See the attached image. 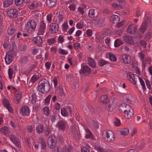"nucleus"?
Returning a JSON list of instances; mask_svg holds the SVG:
<instances>
[{
    "label": "nucleus",
    "mask_w": 152,
    "mask_h": 152,
    "mask_svg": "<svg viewBox=\"0 0 152 152\" xmlns=\"http://www.w3.org/2000/svg\"><path fill=\"white\" fill-rule=\"evenodd\" d=\"M92 22L95 25L97 24L99 26H102L104 24L105 19L102 18L96 17L92 20Z\"/></svg>",
    "instance_id": "obj_8"
},
{
    "label": "nucleus",
    "mask_w": 152,
    "mask_h": 152,
    "mask_svg": "<svg viewBox=\"0 0 152 152\" xmlns=\"http://www.w3.org/2000/svg\"><path fill=\"white\" fill-rule=\"evenodd\" d=\"M121 44V41L120 39H117L115 41L114 46L115 47H117L120 46Z\"/></svg>",
    "instance_id": "obj_53"
},
{
    "label": "nucleus",
    "mask_w": 152,
    "mask_h": 152,
    "mask_svg": "<svg viewBox=\"0 0 152 152\" xmlns=\"http://www.w3.org/2000/svg\"><path fill=\"white\" fill-rule=\"evenodd\" d=\"M99 100L102 103H107L108 102V98L106 95H103L99 97Z\"/></svg>",
    "instance_id": "obj_31"
},
{
    "label": "nucleus",
    "mask_w": 152,
    "mask_h": 152,
    "mask_svg": "<svg viewBox=\"0 0 152 152\" xmlns=\"http://www.w3.org/2000/svg\"><path fill=\"white\" fill-rule=\"evenodd\" d=\"M148 26V24H146L145 23V22H143V23L139 28L140 32L142 33H144L146 31L147 28Z\"/></svg>",
    "instance_id": "obj_30"
},
{
    "label": "nucleus",
    "mask_w": 152,
    "mask_h": 152,
    "mask_svg": "<svg viewBox=\"0 0 152 152\" xmlns=\"http://www.w3.org/2000/svg\"><path fill=\"white\" fill-rule=\"evenodd\" d=\"M135 75L131 72H128L126 74V76L128 79L131 83L134 85L136 84V80L135 78Z\"/></svg>",
    "instance_id": "obj_11"
},
{
    "label": "nucleus",
    "mask_w": 152,
    "mask_h": 152,
    "mask_svg": "<svg viewBox=\"0 0 152 152\" xmlns=\"http://www.w3.org/2000/svg\"><path fill=\"white\" fill-rule=\"evenodd\" d=\"M72 109L71 107H68L66 108H63L61 109V113L64 116H71L72 115Z\"/></svg>",
    "instance_id": "obj_9"
},
{
    "label": "nucleus",
    "mask_w": 152,
    "mask_h": 152,
    "mask_svg": "<svg viewBox=\"0 0 152 152\" xmlns=\"http://www.w3.org/2000/svg\"><path fill=\"white\" fill-rule=\"evenodd\" d=\"M124 97L129 103H130L133 99V97L131 96L128 95H124Z\"/></svg>",
    "instance_id": "obj_44"
},
{
    "label": "nucleus",
    "mask_w": 152,
    "mask_h": 152,
    "mask_svg": "<svg viewBox=\"0 0 152 152\" xmlns=\"http://www.w3.org/2000/svg\"><path fill=\"white\" fill-rule=\"evenodd\" d=\"M20 112L23 115L28 116L30 114V110L28 106H24L21 108Z\"/></svg>",
    "instance_id": "obj_18"
},
{
    "label": "nucleus",
    "mask_w": 152,
    "mask_h": 152,
    "mask_svg": "<svg viewBox=\"0 0 152 152\" xmlns=\"http://www.w3.org/2000/svg\"><path fill=\"white\" fill-rule=\"evenodd\" d=\"M118 100L115 98H113V99L111 103H110V104H112L113 106H114L116 107L118 104Z\"/></svg>",
    "instance_id": "obj_57"
},
{
    "label": "nucleus",
    "mask_w": 152,
    "mask_h": 152,
    "mask_svg": "<svg viewBox=\"0 0 152 152\" xmlns=\"http://www.w3.org/2000/svg\"><path fill=\"white\" fill-rule=\"evenodd\" d=\"M40 2L36 1L30 2L28 5V7L31 9L37 8L39 5Z\"/></svg>",
    "instance_id": "obj_23"
},
{
    "label": "nucleus",
    "mask_w": 152,
    "mask_h": 152,
    "mask_svg": "<svg viewBox=\"0 0 152 152\" xmlns=\"http://www.w3.org/2000/svg\"><path fill=\"white\" fill-rule=\"evenodd\" d=\"M120 17L117 15H113L111 16L110 20L112 23H118L120 21Z\"/></svg>",
    "instance_id": "obj_25"
},
{
    "label": "nucleus",
    "mask_w": 152,
    "mask_h": 152,
    "mask_svg": "<svg viewBox=\"0 0 152 152\" xmlns=\"http://www.w3.org/2000/svg\"><path fill=\"white\" fill-rule=\"evenodd\" d=\"M118 132L121 135L125 136L128 135L129 133V131L128 129L126 128L120 130Z\"/></svg>",
    "instance_id": "obj_33"
},
{
    "label": "nucleus",
    "mask_w": 152,
    "mask_h": 152,
    "mask_svg": "<svg viewBox=\"0 0 152 152\" xmlns=\"http://www.w3.org/2000/svg\"><path fill=\"white\" fill-rule=\"evenodd\" d=\"M50 88V84L48 80L44 78L40 81L38 88V90L39 92L45 94L49 91Z\"/></svg>",
    "instance_id": "obj_1"
},
{
    "label": "nucleus",
    "mask_w": 152,
    "mask_h": 152,
    "mask_svg": "<svg viewBox=\"0 0 152 152\" xmlns=\"http://www.w3.org/2000/svg\"><path fill=\"white\" fill-rule=\"evenodd\" d=\"M72 149L71 146H69L68 147H64V152H70Z\"/></svg>",
    "instance_id": "obj_62"
},
{
    "label": "nucleus",
    "mask_w": 152,
    "mask_h": 152,
    "mask_svg": "<svg viewBox=\"0 0 152 152\" xmlns=\"http://www.w3.org/2000/svg\"><path fill=\"white\" fill-rule=\"evenodd\" d=\"M95 15V10L94 9H91L89 10L88 16L89 17L93 18Z\"/></svg>",
    "instance_id": "obj_49"
},
{
    "label": "nucleus",
    "mask_w": 152,
    "mask_h": 152,
    "mask_svg": "<svg viewBox=\"0 0 152 152\" xmlns=\"http://www.w3.org/2000/svg\"><path fill=\"white\" fill-rule=\"evenodd\" d=\"M33 41L34 43V44L37 46H40L43 43L42 38L40 36L34 38L33 39Z\"/></svg>",
    "instance_id": "obj_19"
},
{
    "label": "nucleus",
    "mask_w": 152,
    "mask_h": 152,
    "mask_svg": "<svg viewBox=\"0 0 152 152\" xmlns=\"http://www.w3.org/2000/svg\"><path fill=\"white\" fill-rule=\"evenodd\" d=\"M2 103L4 107H6L10 112H13V110L10 106L9 102L7 99L4 98L2 100Z\"/></svg>",
    "instance_id": "obj_13"
},
{
    "label": "nucleus",
    "mask_w": 152,
    "mask_h": 152,
    "mask_svg": "<svg viewBox=\"0 0 152 152\" xmlns=\"http://www.w3.org/2000/svg\"><path fill=\"white\" fill-rule=\"evenodd\" d=\"M31 102L33 104H35L36 102V100L37 97L36 94L34 93L31 95Z\"/></svg>",
    "instance_id": "obj_56"
},
{
    "label": "nucleus",
    "mask_w": 152,
    "mask_h": 152,
    "mask_svg": "<svg viewBox=\"0 0 152 152\" xmlns=\"http://www.w3.org/2000/svg\"><path fill=\"white\" fill-rule=\"evenodd\" d=\"M57 125L59 129L65 130L67 123L66 121L61 120L58 121Z\"/></svg>",
    "instance_id": "obj_16"
},
{
    "label": "nucleus",
    "mask_w": 152,
    "mask_h": 152,
    "mask_svg": "<svg viewBox=\"0 0 152 152\" xmlns=\"http://www.w3.org/2000/svg\"><path fill=\"white\" fill-rule=\"evenodd\" d=\"M122 58L123 62L125 64H128L130 62L131 58L128 55L124 54L122 56Z\"/></svg>",
    "instance_id": "obj_26"
},
{
    "label": "nucleus",
    "mask_w": 152,
    "mask_h": 152,
    "mask_svg": "<svg viewBox=\"0 0 152 152\" xmlns=\"http://www.w3.org/2000/svg\"><path fill=\"white\" fill-rule=\"evenodd\" d=\"M56 2L57 0H46V5L50 8L54 7L56 5Z\"/></svg>",
    "instance_id": "obj_21"
},
{
    "label": "nucleus",
    "mask_w": 152,
    "mask_h": 152,
    "mask_svg": "<svg viewBox=\"0 0 152 152\" xmlns=\"http://www.w3.org/2000/svg\"><path fill=\"white\" fill-rule=\"evenodd\" d=\"M127 108L125 112L124 115L126 118L130 119L132 118L134 114V112L133 109L129 105L127 106Z\"/></svg>",
    "instance_id": "obj_6"
},
{
    "label": "nucleus",
    "mask_w": 152,
    "mask_h": 152,
    "mask_svg": "<svg viewBox=\"0 0 152 152\" xmlns=\"http://www.w3.org/2000/svg\"><path fill=\"white\" fill-rule=\"evenodd\" d=\"M116 107H114V106H113L112 104H109L107 107V110L110 112L112 111Z\"/></svg>",
    "instance_id": "obj_51"
},
{
    "label": "nucleus",
    "mask_w": 152,
    "mask_h": 152,
    "mask_svg": "<svg viewBox=\"0 0 152 152\" xmlns=\"http://www.w3.org/2000/svg\"><path fill=\"white\" fill-rule=\"evenodd\" d=\"M102 137L104 140L108 142H111L115 139L114 133L112 131L110 130L104 131L102 133Z\"/></svg>",
    "instance_id": "obj_2"
},
{
    "label": "nucleus",
    "mask_w": 152,
    "mask_h": 152,
    "mask_svg": "<svg viewBox=\"0 0 152 152\" xmlns=\"http://www.w3.org/2000/svg\"><path fill=\"white\" fill-rule=\"evenodd\" d=\"M144 19L145 20L144 21V22H145V23L146 24H148V26H149L150 24L151 23V25L152 26V22L151 23V19L150 17L147 16H145L144 18Z\"/></svg>",
    "instance_id": "obj_45"
},
{
    "label": "nucleus",
    "mask_w": 152,
    "mask_h": 152,
    "mask_svg": "<svg viewBox=\"0 0 152 152\" xmlns=\"http://www.w3.org/2000/svg\"><path fill=\"white\" fill-rule=\"evenodd\" d=\"M137 62L136 61L133 62L131 64V66L133 69L135 71L136 73L139 75L140 73V71L137 67Z\"/></svg>",
    "instance_id": "obj_22"
},
{
    "label": "nucleus",
    "mask_w": 152,
    "mask_h": 152,
    "mask_svg": "<svg viewBox=\"0 0 152 152\" xmlns=\"http://www.w3.org/2000/svg\"><path fill=\"white\" fill-rule=\"evenodd\" d=\"M56 14V22L60 23L63 21L64 18V17L63 15L61 14L60 12L58 13L57 12Z\"/></svg>",
    "instance_id": "obj_27"
},
{
    "label": "nucleus",
    "mask_w": 152,
    "mask_h": 152,
    "mask_svg": "<svg viewBox=\"0 0 152 152\" xmlns=\"http://www.w3.org/2000/svg\"><path fill=\"white\" fill-rule=\"evenodd\" d=\"M13 142L17 147L20 148L21 147L20 141L18 138L14 140Z\"/></svg>",
    "instance_id": "obj_52"
},
{
    "label": "nucleus",
    "mask_w": 152,
    "mask_h": 152,
    "mask_svg": "<svg viewBox=\"0 0 152 152\" xmlns=\"http://www.w3.org/2000/svg\"><path fill=\"white\" fill-rule=\"evenodd\" d=\"M39 78V76L38 75V74L37 73L35 74L31 77V81L32 83H33L36 82Z\"/></svg>",
    "instance_id": "obj_38"
},
{
    "label": "nucleus",
    "mask_w": 152,
    "mask_h": 152,
    "mask_svg": "<svg viewBox=\"0 0 152 152\" xmlns=\"http://www.w3.org/2000/svg\"><path fill=\"white\" fill-rule=\"evenodd\" d=\"M14 72L13 69L10 68L9 69L8 74L10 78L11 79L12 77V75Z\"/></svg>",
    "instance_id": "obj_58"
},
{
    "label": "nucleus",
    "mask_w": 152,
    "mask_h": 152,
    "mask_svg": "<svg viewBox=\"0 0 152 152\" xmlns=\"http://www.w3.org/2000/svg\"><path fill=\"white\" fill-rule=\"evenodd\" d=\"M37 34L39 35H43L45 34L46 30V25L44 21L42 20L38 26Z\"/></svg>",
    "instance_id": "obj_4"
},
{
    "label": "nucleus",
    "mask_w": 152,
    "mask_h": 152,
    "mask_svg": "<svg viewBox=\"0 0 152 152\" xmlns=\"http://www.w3.org/2000/svg\"><path fill=\"white\" fill-rule=\"evenodd\" d=\"M109 59L112 61H117V58L114 54L110 52L108 54Z\"/></svg>",
    "instance_id": "obj_40"
},
{
    "label": "nucleus",
    "mask_w": 152,
    "mask_h": 152,
    "mask_svg": "<svg viewBox=\"0 0 152 152\" xmlns=\"http://www.w3.org/2000/svg\"><path fill=\"white\" fill-rule=\"evenodd\" d=\"M22 96V93L21 92H19L17 93L16 95L15 98L14 99V102L16 104L19 103L20 101V100L21 99Z\"/></svg>",
    "instance_id": "obj_29"
},
{
    "label": "nucleus",
    "mask_w": 152,
    "mask_h": 152,
    "mask_svg": "<svg viewBox=\"0 0 152 152\" xmlns=\"http://www.w3.org/2000/svg\"><path fill=\"white\" fill-rule=\"evenodd\" d=\"M59 25L56 23H52L50 25V30L52 34L57 33L59 31Z\"/></svg>",
    "instance_id": "obj_7"
},
{
    "label": "nucleus",
    "mask_w": 152,
    "mask_h": 152,
    "mask_svg": "<svg viewBox=\"0 0 152 152\" xmlns=\"http://www.w3.org/2000/svg\"><path fill=\"white\" fill-rule=\"evenodd\" d=\"M137 26L134 24H130L127 28V32L130 34H134L137 31Z\"/></svg>",
    "instance_id": "obj_14"
},
{
    "label": "nucleus",
    "mask_w": 152,
    "mask_h": 152,
    "mask_svg": "<svg viewBox=\"0 0 152 152\" xmlns=\"http://www.w3.org/2000/svg\"><path fill=\"white\" fill-rule=\"evenodd\" d=\"M84 23L83 21L81 20L77 23L76 27L78 29H81L84 27Z\"/></svg>",
    "instance_id": "obj_42"
},
{
    "label": "nucleus",
    "mask_w": 152,
    "mask_h": 152,
    "mask_svg": "<svg viewBox=\"0 0 152 152\" xmlns=\"http://www.w3.org/2000/svg\"><path fill=\"white\" fill-rule=\"evenodd\" d=\"M129 105L126 104H121L119 106V110L121 112H123L124 113L126 110L127 109V106Z\"/></svg>",
    "instance_id": "obj_35"
},
{
    "label": "nucleus",
    "mask_w": 152,
    "mask_h": 152,
    "mask_svg": "<svg viewBox=\"0 0 152 152\" xmlns=\"http://www.w3.org/2000/svg\"><path fill=\"white\" fill-rule=\"evenodd\" d=\"M67 6L71 11L73 12L76 9V2L74 0H69L67 1Z\"/></svg>",
    "instance_id": "obj_12"
},
{
    "label": "nucleus",
    "mask_w": 152,
    "mask_h": 152,
    "mask_svg": "<svg viewBox=\"0 0 152 152\" xmlns=\"http://www.w3.org/2000/svg\"><path fill=\"white\" fill-rule=\"evenodd\" d=\"M114 33L115 35L118 36H121L123 34L122 31L121 29H118L114 31Z\"/></svg>",
    "instance_id": "obj_60"
},
{
    "label": "nucleus",
    "mask_w": 152,
    "mask_h": 152,
    "mask_svg": "<svg viewBox=\"0 0 152 152\" xmlns=\"http://www.w3.org/2000/svg\"><path fill=\"white\" fill-rule=\"evenodd\" d=\"M33 57L31 55L28 54L21 57L20 61L21 64L25 63L33 60Z\"/></svg>",
    "instance_id": "obj_10"
},
{
    "label": "nucleus",
    "mask_w": 152,
    "mask_h": 152,
    "mask_svg": "<svg viewBox=\"0 0 152 152\" xmlns=\"http://www.w3.org/2000/svg\"><path fill=\"white\" fill-rule=\"evenodd\" d=\"M91 69L88 66H84L82 68L83 73L86 75H88L91 72Z\"/></svg>",
    "instance_id": "obj_24"
},
{
    "label": "nucleus",
    "mask_w": 152,
    "mask_h": 152,
    "mask_svg": "<svg viewBox=\"0 0 152 152\" xmlns=\"http://www.w3.org/2000/svg\"><path fill=\"white\" fill-rule=\"evenodd\" d=\"M14 57L12 53L8 52L5 57V61L7 64H10L13 61Z\"/></svg>",
    "instance_id": "obj_15"
},
{
    "label": "nucleus",
    "mask_w": 152,
    "mask_h": 152,
    "mask_svg": "<svg viewBox=\"0 0 152 152\" xmlns=\"http://www.w3.org/2000/svg\"><path fill=\"white\" fill-rule=\"evenodd\" d=\"M56 42V40L55 38L48 39L47 40V42L49 45H51L54 43Z\"/></svg>",
    "instance_id": "obj_50"
},
{
    "label": "nucleus",
    "mask_w": 152,
    "mask_h": 152,
    "mask_svg": "<svg viewBox=\"0 0 152 152\" xmlns=\"http://www.w3.org/2000/svg\"><path fill=\"white\" fill-rule=\"evenodd\" d=\"M57 142V140L55 136L53 135H51L48 140V145L50 148H53L56 146Z\"/></svg>",
    "instance_id": "obj_5"
},
{
    "label": "nucleus",
    "mask_w": 152,
    "mask_h": 152,
    "mask_svg": "<svg viewBox=\"0 0 152 152\" xmlns=\"http://www.w3.org/2000/svg\"><path fill=\"white\" fill-rule=\"evenodd\" d=\"M43 111L44 114L46 116H48L50 113L49 108L48 107H45L43 108Z\"/></svg>",
    "instance_id": "obj_48"
},
{
    "label": "nucleus",
    "mask_w": 152,
    "mask_h": 152,
    "mask_svg": "<svg viewBox=\"0 0 152 152\" xmlns=\"http://www.w3.org/2000/svg\"><path fill=\"white\" fill-rule=\"evenodd\" d=\"M58 53L62 55H66L68 54V52L67 50L60 48L58 50Z\"/></svg>",
    "instance_id": "obj_43"
},
{
    "label": "nucleus",
    "mask_w": 152,
    "mask_h": 152,
    "mask_svg": "<svg viewBox=\"0 0 152 152\" xmlns=\"http://www.w3.org/2000/svg\"><path fill=\"white\" fill-rule=\"evenodd\" d=\"M88 64L91 67L94 68L96 66V63L94 60L91 57L88 58Z\"/></svg>",
    "instance_id": "obj_28"
},
{
    "label": "nucleus",
    "mask_w": 152,
    "mask_h": 152,
    "mask_svg": "<svg viewBox=\"0 0 152 152\" xmlns=\"http://www.w3.org/2000/svg\"><path fill=\"white\" fill-rule=\"evenodd\" d=\"M52 16L53 15L51 13H49V14L47 16V20L49 23L51 22Z\"/></svg>",
    "instance_id": "obj_64"
},
{
    "label": "nucleus",
    "mask_w": 152,
    "mask_h": 152,
    "mask_svg": "<svg viewBox=\"0 0 152 152\" xmlns=\"http://www.w3.org/2000/svg\"><path fill=\"white\" fill-rule=\"evenodd\" d=\"M36 129L37 132L40 134L44 131V126L42 124L38 125L36 127Z\"/></svg>",
    "instance_id": "obj_36"
},
{
    "label": "nucleus",
    "mask_w": 152,
    "mask_h": 152,
    "mask_svg": "<svg viewBox=\"0 0 152 152\" xmlns=\"http://www.w3.org/2000/svg\"><path fill=\"white\" fill-rule=\"evenodd\" d=\"M1 133L5 135H7L10 133V131L8 127L4 126L0 130Z\"/></svg>",
    "instance_id": "obj_32"
},
{
    "label": "nucleus",
    "mask_w": 152,
    "mask_h": 152,
    "mask_svg": "<svg viewBox=\"0 0 152 152\" xmlns=\"http://www.w3.org/2000/svg\"><path fill=\"white\" fill-rule=\"evenodd\" d=\"M112 7L114 9L116 10L120 9L122 7L121 5L115 3L113 4Z\"/></svg>",
    "instance_id": "obj_55"
},
{
    "label": "nucleus",
    "mask_w": 152,
    "mask_h": 152,
    "mask_svg": "<svg viewBox=\"0 0 152 152\" xmlns=\"http://www.w3.org/2000/svg\"><path fill=\"white\" fill-rule=\"evenodd\" d=\"M123 40L127 43L133 45L134 43L133 38L129 35H125L123 37Z\"/></svg>",
    "instance_id": "obj_17"
},
{
    "label": "nucleus",
    "mask_w": 152,
    "mask_h": 152,
    "mask_svg": "<svg viewBox=\"0 0 152 152\" xmlns=\"http://www.w3.org/2000/svg\"><path fill=\"white\" fill-rule=\"evenodd\" d=\"M68 25L67 22H65L61 26V27L62 28V30L64 32H65L67 30L68 28Z\"/></svg>",
    "instance_id": "obj_47"
},
{
    "label": "nucleus",
    "mask_w": 152,
    "mask_h": 152,
    "mask_svg": "<svg viewBox=\"0 0 152 152\" xmlns=\"http://www.w3.org/2000/svg\"><path fill=\"white\" fill-rule=\"evenodd\" d=\"M105 42L106 45L109 47L110 45L111 40L109 37H107L105 39Z\"/></svg>",
    "instance_id": "obj_63"
},
{
    "label": "nucleus",
    "mask_w": 152,
    "mask_h": 152,
    "mask_svg": "<svg viewBox=\"0 0 152 152\" xmlns=\"http://www.w3.org/2000/svg\"><path fill=\"white\" fill-rule=\"evenodd\" d=\"M12 0H6L4 2V5L5 7H7L12 5Z\"/></svg>",
    "instance_id": "obj_39"
},
{
    "label": "nucleus",
    "mask_w": 152,
    "mask_h": 152,
    "mask_svg": "<svg viewBox=\"0 0 152 152\" xmlns=\"http://www.w3.org/2000/svg\"><path fill=\"white\" fill-rule=\"evenodd\" d=\"M17 10L14 9H11L9 10L7 12L8 15L10 17L14 18L16 17L18 15Z\"/></svg>",
    "instance_id": "obj_20"
},
{
    "label": "nucleus",
    "mask_w": 152,
    "mask_h": 152,
    "mask_svg": "<svg viewBox=\"0 0 152 152\" xmlns=\"http://www.w3.org/2000/svg\"><path fill=\"white\" fill-rule=\"evenodd\" d=\"M15 29L13 26H10L7 29V32L10 35H12L15 33Z\"/></svg>",
    "instance_id": "obj_37"
},
{
    "label": "nucleus",
    "mask_w": 152,
    "mask_h": 152,
    "mask_svg": "<svg viewBox=\"0 0 152 152\" xmlns=\"http://www.w3.org/2000/svg\"><path fill=\"white\" fill-rule=\"evenodd\" d=\"M37 23L34 20H30L28 21L26 25V30L28 32L34 31L36 28Z\"/></svg>",
    "instance_id": "obj_3"
},
{
    "label": "nucleus",
    "mask_w": 152,
    "mask_h": 152,
    "mask_svg": "<svg viewBox=\"0 0 152 152\" xmlns=\"http://www.w3.org/2000/svg\"><path fill=\"white\" fill-rule=\"evenodd\" d=\"M112 34L111 30L110 29H107L105 31L104 34L107 36H110Z\"/></svg>",
    "instance_id": "obj_61"
},
{
    "label": "nucleus",
    "mask_w": 152,
    "mask_h": 152,
    "mask_svg": "<svg viewBox=\"0 0 152 152\" xmlns=\"http://www.w3.org/2000/svg\"><path fill=\"white\" fill-rule=\"evenodd\" d=\"M114 122L115 125L116 126H119L121 124L120 120L117 118H115V119Z\"/></svg>",
    "instance_id": "obj_59"
},
{
    "label": "nucleus",
    "mask_w": 152,
    "mask_h": 152,
    "mask_svg": "<svg viewBox=\"0 0 152 152\" xmlns=\"http://www.w3.org/2000/svg\"><path fill=\"white\" fill-rule=\"evenodd\" d=\"M98 65L102 67L107 64V61L101 59L98 61Z\"/></svg>",
    "instance_id": "obj_46"
},
{
    "label": "nucleus",
    "mask_w": 152,
    "mask_h": 152,
    "mask_svg": "<svg viewBox=\"0 0 152 152\" xmlns=\"http://www.w3.org/2000/svg\"><path fill=\"white\" fill-rule=\"evenodd\" d=\"M72 132L73 135L75 137H77L79 136V133L75 126L71 127Z\"/></svg>",
    "instance_id": "obj_34"
},
{
    "label": "nucleus",
    "mask_w": 152,
    "mask_h": 152,
    "mask_svg": "<svg viewBox=\"0 0 152 152\" xmlns=\"http://www.w3.org/2000/svg\"><path fill=\"white\" fill-rule=\"evenodd\" d=\"M139 80L140 83L143 89L144 90H145L146 88L145 86V83L143 80L140 77H139Z\"/></svg>",
    "instance_id": "obj_54"
},
{
    "label": "nucleus",
    "mask_w": 152,
    "mask_h": 152,
    "mask_svg": "<svg viewBox=\"0 0 152 152\" xmlns=\"http://www.w3.org/2000/svg\"><path fill=\"white\" fill-rule=\"evenodd\" d=\"M39 140L41 144L42 148L43 149H45L46 146V143L45 140L42 137H41L39 139Z\"/></svg>",
    "instance_id": "obj_41"
}]
</instances>
